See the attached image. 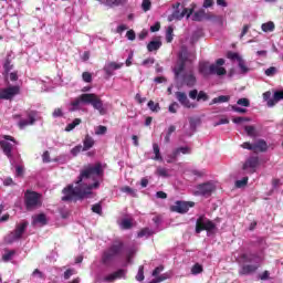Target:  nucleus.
Returning <instances> with one entry per match:
<instances>
[{"instance_id": "61", "label": "nucleus", "mask_w": 283, "mask_h": 283, "mask_svg": "<svg viewBox=\"0 0 283 283\" xmlns=\"http://www.w3.org/2000/svg\"><path fill=\"white\" fill-rule=\"evenodd\" d=\"M126 38L128 39V41H134L136 39V32H134V30L127 31Z\"/></svg>"}, {"instance_id": "32", "label": "nucleus", "mask_w": 283, "mask_h": 283, "mask_svg": "<svg viewBox=\"0 0 283 283\" xmlns=\"http://www.w3.org/2000/svg\"><path fill=\"white\" fill-rule=\"evenodd\" d=\"M262 32H274L275 23L273 21L265 22L261 25Z\"/></svg>"}, {"instance_id": "63", "label": "nucleus", "mask_w": 283, "mask_h": 283, "mask_svg": "<svg viewBox=\"0 0 283 283\" xmlns=\"http://www.w3.org/2000/svg\"><path fill=\"white\" fill-rule=\"evenodd\" d=\"M189 98H191L192 101H196V98H198V90L190 91Z\"/></svg>"}, {"instance_id": "26", "label": "nucleus", "mask_w": 283, "mask_h": 283, "mask_svg": "<svg viewBox=\"0 0 283 283\" xmlns=\"http://www.w3.org/2000/svg\"><path fill=\"white\" fill-rule=\"evenodd\" d=\"M269 150V144H266V140L264 139H258L254 143V151H268Z\"/></svg>"}, {"instance_id": "7", "label": "nucleus", "mask_w": 283, "mask_h": 283, "mask_svg": "<svg viewBox=\"0 0 283 283\" xmlns=\"http://www.w3.org/2000/svg\"><path fill=\"white\" fill-rule=\"evenodd\" d=\"M201 231H207L208 235L216 233V223H213L207 217L200 216L196 222V233H200Z\"/></svg>"}, {"instance_id": "41", "label": "nucleus", "mask_w": 283, "mask_h": 283, "mask_svg": "<svg viewBox=\"0 0 283 283\" xmlns=\"http://www.w3.org/2000/svg\"><path fill=\"white\" fill-rule=\"evenodd\" d=\"M166 41L167 43H171V41H174V27H168L166 31Z\"/></svg>"}, {"instance_id": "11", "label": "nucleus", "mask_w": 283, "mask_h": 283, "mask_svg": "<svg viewBox=\"0 0 283 283\" xmlns=\"http://www.w3.org/2000/svg\"><path fill=\"white\" fill-rule=\"evenodd\" d=\"M216 191V184L213 181H208L196 187L195 195L203 196V198H209Z\"/></svg>"}, {"instance_id": "18", "label": "nucleus", "mask_w": 283, "mask_h": 283, "mask_svg": "<svg viewBox=\"0 0 283 283\" xmlns=\"http://www.w3.org/2000/svg\"><path fill=\"white\" fill-rule=\"evenodd\" d=\"M182 155H189L191 154V147L189 146H181L176 148L170 155H168L167 163H174V160L178 159V156Z\"/></svg>"}, {"instance_id": "39", "label": "nucleus", "mask_w": 283, "mask_h": 283, "mask_svg": "<svg viewBox=\"0 0 283 283\" xmlns=\"http://www.w3.org/2000/svg\"><path fill=\"white\" fill-rule=\"evenodd\" d=\"M248 184H249V177L245 176L242 179H239L235 181V187L237 189H242V187H247Z\"/></svg>"}, {"instance_id": "45", "label": "nucleus", "mask_w": 283, "mask_h": 283, "mask_svg": "<svg viewBox=\"0 0 283 283\" xmlns=\"http://www.w3.org/2000/svg\"><path fill=\"white\" fill-rule=\"evenodd\" d=\"M273 101L274 105L275 103H280V101H283V91H274Z\"/></svg>"}, {"instance_id": "53", "label": "nucleus", "mask_w": 283, "mask_h": 283, "mask_svg": "<svg viewBox=\"0 0 283 283\" xmlns=\"http://www.w3.org/2000/svg\"><path fill=\"white\" fill-rule=\"evenodd\" d=\"M120 227L122 229H129L132 227V219H123Z\"/></svg>"}, {"instance_id": "25", "label": "nucleus", "mask_w": 283, "mask_h": 283, "mask_svg": "<svg viewBox=\"0 0 283 283\" xmlns=\"http://www.w3.org/2000/svg\"><path fill=\"white\" fill-rule=\"evenodd\" d=\"M48 224V217L45 213H39L32 217V226L33 227H45Z\"/></svg>"}, {"instance_id": "8", "label": "nucleus", "mask_w": 283, "mask_h": 283, "mask_svg": "<svg viewBox=\"0 0 283 283\" xmlns=\"http://www.w3.org/2000/svg\"><path fill=\"white\" fill-rule=\"evenodd\" d=\"M123 243L116 242L113 243L111 249L106 250L102 256V261L104 264H109L116 256L123 253Z\"/></svg>"}, {"instance_id": "17", "label": "nucleus", "mask_w": 283, "mask_h": 283, "mask_svg": "<svg viewBox=\"0 0 283 283\" xmlns=\"http://www.w3.org/2000/svg\"><path fill=\"white\" fill-rule=\"evenodd\" d=\"M175 96L178 101V103H180V105H182V107H186L187 109H193L197 107L196 104L191 103V101H189V97H187V93L185 92H176Z\"/></svg>"}, {"instance_id": "37", "label": "nucleus", "mask_w": 283, "mask_h": 283, "mask_svg": "<svg viewBox=\"0 0 283 283\" xmlns=\"http://www.w3.org/2000/svg\"><path fill=\"white\" fill-rule=\"evenodd\" d=\"M156 174L160 176V178H169V169L164 167H158Z\"/></svg>"}, {"instance_id": "1", "label": "nucleus", "mask_w": 283, "mask_h": 283, "mask_svg": "<svg viewBox=\"0 0 283 283\" xmlns=\"http://www.w3.org/2000/svg\"><path fill=\"white\" fill-rule=\"evenodd\" d=\"M104 168L103 164L97 163L91 165L81 171L76 186L69 185L62 190L64 195L62 197L63 202H72V200H83L92 196V189H98L101 187V180H103Z\"/></svg>"}, {"instance_id": "12", "label": "nucleus", "mask_w": 283, "mask_h": 283, "mask_svg": "<svg viewBox=\"0 0 283 283\" xmlns=\"http://www.w3.org/2000/svg\"><path fill=\"white\" fill-rule=\"evenodd\" d=\"M0 147L8 158H12V150L17 147V142L12 136H4V139L0 142Z\"/></svg>"}, {"instance_id": "27", "label": "nucleus", "mask_w": 283, "mask_h": 283, "mask_svg": "<svg viewBox=\"0 0 283 283\" xmlns=\"http://www.w3.org/2000/svg\"><path fill=\"white\" fill-rule=\"evenodd\" d=\"M200 125V119L190 118L189 119V132L186 133L187 136H193L196 134V129Z\"/></svg>"}, {"instance_id": "49", "label": "nucleus", "mask_w": 283, "mask_h": 283, "mask_svg": "<svg viewBox=\"0 0 283 283\" xmlns=\"http://www.w3.org/2000/svg\"><path fill=\"white\" fill-rule=\"evenodd\" d=\"M179 107L180 105L177 102H174L169 105L168 112H170V114H176Z\"/></svg>"}, {"instance_id": "54", "label": "nucleus", "mask_w": 283, "mask_h": 283, "mask_svg": "<svg viewBox=\"0 0 283 283\" xmlns=\"http://www.w3.org/2000/svg\"><path fill=\"white\" fill-rule=\"evenodd\" d=\"M197 101H209V95H207L205 91H200L197 95Z\"/></svg>"}, {"instance_id": "59", "label": "nucleus", "mask_w": 283, "mask_h": 283, "mask_svg": "<svg viewBox=\"0 0 283 283\" xmlns=\"http://www.w3.org/2000/svg\"><path fill=\"white\" fill-rule=\"evenodd\" d=\"M135 101H137V103H139V105H143V103L147 102V97H143L140 95V93H137L136 96H135Z\"/></svg>"}, {"instance_id": "5", "label": "nucleus", "mask_w": 283, "mask_h": 283, "mask_svg": "<svg viewBox=\"0 0 283 283\" xmlns=\"http://www.w3.org/2000/svg\"><path fill=\"white\" fill-rule=\"evenodd\" d=\"M24 205L28 211H32V209H39V207L43 205L41 195L34 191H27L24 195Z\"/></svg>"}, {"instance_id": "40", "label": "nucleus", "mask_w": 283, "mask_h": 283, "mask_svg": "<svg viewBox=\"0 0 283 283\" xmlns=\"http://www.w3.org/2000/svg\"><path fill=\"white\" fill-rule=\"evenodd\" d=\"M136 280H137V282H143V280H145V266L140 265L138 268V272L136 274Z\"/></svg>"}, {"instance_id": "10", "label": "nucleus", "mask_w": 283, "mask_h": 283, "mask_svg": "<svg viewBox=\"0 0 283 283\" xmlns=\"http://www.w3.org/2000/svg\"><path fill=\"white\" fill-rule=\"evenodd\" d=\"M25 229H28V221L17 224L14 231H12L6 239L8 244H12V242L21 240L23 233H25Z\"/></svg>"}, {"instance_id": "9", "label": "nucleus", "mask_w": 283, "mask_h": 283, "mask_svg": "<svg viewBox=\"0 0 283 283\" xmlns=\"http://www.w3.org/2000/svg\"><path fill=\"white\" fill-rule=\"evenodd\" d=\"M227 59H229L230 61H237L238 67L240 70L239 74H242V76H247V73L251 72V69L248 67L247 65V61H244V59L242 57V55H240V53L230 51L227 53Z\"/></svg>"}, {"instance_id": "51", "label": "nucleus", "mask_w": 283, "mask_h": 283, "mask_svg": "<svg viewBox=\"0 0 283 283\" xmlns=\"http://www.w3.org/2000/svg\"><path fill=\"white\" fill-rule=\"evenodd\" d=\"M237 105H241L242 107H249L251 105V102H249V98H239L237 102Z\"/></svg>"}, {"instance_id": "48", "label": "nucleus", "mask_w": 283, "mask_h": 283, "mask_svg": "<svg viewBox=\"0 0 283 283\" xmlns=\"http://www.w3.org/2000/svg\"><path fill=\"white\" fill-rule=\"evenodd\" d=\"M92 211H93V213H97L98 216H102L103 207L101 206V203H95L92 206Z\"/></svg>"}, {"instance_id": "20", "label": "nucleus", "mask_w": 283, "mask_h": 283, "mask_svg": "<svg viewBox=\"0 0 283 283\" xmlns=\"http://www.w3.org/2000/svg\"><path fill=\"white\" fill-rule=\"evenodd\" d=\"M35 120H36V112L29 111L27 113V119H20L19 127L20 129H24V127H28V125H34Z\"/></svg>"}, {"instance_id": "58", "label": "nucleus", "mask_w": 283, "mask_h": 283, "mask_svg": "<svg viewBox=\"0 0 283 283\" xmlns=\"http://www.w3.org/2000/svg\"><path fill=\"white\" fill-rule=\"evenodd\" d=\"M249 120H251V119L248 117H235L233 119V123H235V125H240V123H248Z\"/></svg>"}, {"instance_id": "30", "label": "nucleus", "mask_w": 283, "mask_h": 283, "mask_svg": "<svg viewBox=\"0 0 283 283\" xmlns=\"http://www.w3.org/2000/svg\"><path fill=\"white\" fill-rule=\"evenodd\" d=\"M161 46H163V42H160V41H150L147 44V50H148V52H158V50H160Z\"/></svg>"}, {"instance_id": "64", "label": "nucleus", "mask_w": 283, "mask_h": 283, "mask_svg": "<svg viewBox=\"0 0 283 283\" xmlns=\"http://www.w3.org/2000/svg\"><path fill=\"white\" fill-rule=\"evenodd\" d=\"M15 176H23V167L22 166H17L15 167Z\"/></svg>"}, {"instance_id": "4", "label": "nucleus", "mask_w": 283, "mask_h": 283, "mask_svg": "<svg viewBox=\"0 0 283 283\" xmlns=\"http://www.w3.org/2000/svg\"><path fill=\"white\" fill-rule=\"evenodd\" d=\"M187 63H191V60H189V52L187 50H182L179 53L178 61L172 70L175 74V78H180L182 76V81L185 85L188 87H193L196 85V76L193 73H187L185 74V69L187 67Z\"/></svg>"}, {"instance_id": "52", "label": "nucleus", "mask_w": 283, "mask_h": 283, "mask_svg": "<svg viewBox=\"0 0 283 283\" xmlns=\"http://www.w3.org/2000/svg\"><path fill=\"white\" fill-rule=\"evenodd\" d=\"M83 151V146L82 145H77L74 148L71 149V154L76 157L78 156V154H81Z\"/></svg>"}, {"instance_id": "14", "label": "nucleus", "mask_w": 283, "mask_h": 283, "mask_svg": "<svg viewBox=\"0 0 283 283\" xmlns=\"http://www.w3.org/2000/svg\"><path fill=\"white\" fill-rule=\"evenodd\" d=\"M20 92H21V87L19 85L8 86L6 88L0 90V98L2 101H12V98L19 95Z\"/></svg>"}, {"instance_id": "44", "label": "nucleus", "mask_w": 283, "mask_h": 283, "mask_svg": "<svg viewBox=\"0 0 283 283\" xmlns=\"http://www.w3.org/2000/svg\"><path fill=\"white\" fill-rule=\"evenodd\" d=\"M123 193H127L132 196V198H136V190L132 189L129 186H125L122 188Z\"/></svg>"}, {"instance_id": "62", "label": "nucleus", "mask_w": 283, "mask_h": 283, "mask_svg": "<svg viewBox=\"0 0 283 283\" xmlns=\"http://www.w3.org/2000/svg\"><path fill=\"white\" fill-rule=\"evenodd\" d=\"M42 160L43 163H52V160L50 159V151H44L42 155Z\"/></svg>"}, {"instance_id": "57", "label": "nucleus", "mask_w": 283, "mask_h": 283, "mask_svg": "<svg viewBox=\"0 0 283 283\" xmlns=\"http://www.w3.org/2000/svg\"><path fill=\"white\" fill-rule=\"evenodd\" d=\"M95 134L97 136H103V134H107V127L105 126H98L95 130Z\"/></svg>"}, {"instance_id": "2", "label": "nucleus", "mask_w": 283, "mask_h": 283, "mask_svg": "<svg viewBox=\"0 0 283 283\" xmlns=\"http://www.w3.org/2000/svg\"><path fill=\"white\" fill-rule=\"evenodd\" d=\"M83 105H92V107L95 108L101 116H105V114H107V108L103 104V99H101V97L94 93H84L76 97L71 103V112L83 109Z\"/></svg>"}, {"instance_id": "46", "label": "nucleus", "mask_w": 283, "mask_h": 283, "mask_svg": "<svg viewBox=\"0 0 283 283\" xmlns=\"http://www.w3.org/2000/svg\"><path fill=\"white\" fill-rule=\"evenodd\" d=\"M142 10L144 12H149V10H151V1L150 0H143Z\"/></svg>"}, {"instance_id": "50", "label": "nucleus", "mask_w": 283, "mask_h": 283, "mask_svg": "<svg viewBox=\"0 0 283 283\" xmlns=\"http://www.w3.org/2000/svg\"><path fill=\"white\" fill-rule=\"evenodd\" d=\"M72 275H76V270L74 269H67L65 272H64V280H70V277H72Z\"/></svg>"}, {"instance_id": "16", "label": "nucleus", "mask_w": 283, "mask_h": 283, "mask_svg": "<svg viewBox=\"0 0 283 283\" xmlns=\"http://www.w3.org/2000/svg\"><path fill=\"white\" fill-rule=\"evenodd\" d=\"M258 165H260V159L258 157H249L242 166L243 174H255Z\"/></svg>"}, {"instance_id": "28", "label": "nucleus", "mask_w": 283, "mask_h": 283, "mask_svg": "<svg viewBox=\"0 0 283 283\" xmlns=\"http://www.w3.org/2000/svg\"><path fill=\"white\" fill-rule=\"evenodd\" d=\"M94 138L90 135H86L84 140H83V151H90V149H92V147H94Z\"/></svg>"}, {"instance_id": "6", "label": "nucleus", "mask_w": 283, "mask_h": 283, "mask_svg": "<svg viewBox=\"0 0 283 283\" xmlns=\"http://www.w3.org/2000/svg\"><path fill=\"white\" fill-rule=\"evenodd\" d=\"M199 72L202 76H209L210 74H217V76H224L227 74V69L219 67L218 65H210L209 62L199 63Z\"/></svg>"}, {"instance_id": "43", "label": "nucleus", "mask_w": 283, "mask_h": 283, "mask_svg": "<svg viewBox=\"0 0 283 283\" xmlns=\"http://www.w3.org/2000/svg\"><path fill=\"white\" fill-rule=\"evenodd\" d=\"M200 273H202V265H200V263H196V264L191 268V274H192V275H200Z\"/></svg>"}, {"instance_id": "33", "label": "nucleus", "mask_w": 283, "mask_h": 283, "mask_svg": "<svg viewBox=\"0 0 283 283\" xmlns=\"http://www.w3.org/2000/svg\"><path fill=\"white\" fill-rule=\"evenodd\" d=\"M153 151L155 154L153 160H159L160 163H163V156L160 155V146H158V144H153Z\"/></svg>"}, {"instance_id": "55", "label": "nucleus", "mask_w": 283, "mask_h": 283, "mask_svg": "<svg viewBox=\"0 0 283 283\" xmlns=\"http://www.w3.org/2000/svg\"><path fill=\"white\" fill-rule=\"evenodd\" d=\"M241 147H242L243 149H249V151H255V146H254V144H251V143H249V142L243 143V144L241 145Z\"/></svg>"}, {"instance_id": "31", "label": "nucleus", "mask_w": 283, "mask_h": 283, "mask_svg": "<svg viewBox=\"0 0 283 283\" xmlns=\"http://www.w3.org/2000/svg\"><path fill=\"white\" fill-rule=\"evenodd\" d=\"M229 101H231V96L229 95H220L219 97H214L210 105H216L218 103H229Z\"/></svg>"}, {"instance_id": "21", "label": "nucleus", "mask_w": 283, "mask_h": 283, "mask_svg": "<svg viewBox=\"0 0 283 283\" xmlns=\"http://www.w3.org/2000/svg\"><path fill=\"white\" fill-rule=\"evenodd\" d=\"M163 271H165V268L163 265L157 266L154 271H153V279L149 283H160V282H165V280L169 279L168 274H161L158 276L159 273H163Z\"/></svg>"}, {"instance_id": "60", "label": "nucleus", "mask_w": 283, "mask_h": 283, "mask_svg": "<svg viewBox=\"0 0 283 283\" xmlns=\"http://www.w3.org/2000/svg\"><path fill=\"white\" fill-rule=\"evenodd\" d=\"M220 125H229V118L224 117L214 123V127H218Z\"/></svg>"}, {"instance_id": "56", "label": "nucleus", "mask_w": 283, "mask_h": 283, "mask_svg": "<svg viewBox=\"0 0 283 283\" xmlns=\"http://www.w3.org/2000/svg\"><path fill=\"white\" fill-rule=\"evenodd\" d=\"M82 78H83L84 83H92V73L84 72L82 74Z\"/></svg>"}, {"instance_id": "15", "label": "nucleus", "mask_w": 283, "mask_h": 283, "mask_svg": "<svg viewBox=\"0 0 283 283\" xmlns=\"http://www.w3.org/2000/svg\"><path fill=\"white\" fill-rule=\"evenodd\" d=\"M195 205L193 201H176L175 205L170 207V210L175 211V213H187Z\"/></svg>"}, {"instance_id": "29", "label": "nucleus", "mask_w": 283, "mask_h": 283, "mask_svg": "<svg viewBox=\"0 0 283 283\" xmlns=\"http://www.w3.org/2000/svg\"><path fill=\"white\" fill-rule=\"evenodd\" d=\"M154 233H156V230L144 228L137 233V238H145L147 240V238H151Z\"/></svg>"}, {"instance_id": "13", "label": "nucleus", "mask_w": 283, "mask_h": 283, "mask_svg": "<svg viewBox=\"0 0 283 283\" xmlns=\"http://www.w3.org/2000/svg\"><path fill=\"white\" fill-rule=\"evenodd\" d=\"M174 12L172 14L168 15V21H180V19H189L191 17V11L189 12V9L185 8L182 12H180V2H177L172 6Z\"/></svg>"}, {"instance_id": "19", "label": "nucleus", "mask_w": 283, "mask_h": 283, "mask_svg": "<svg viewBox=\"0 0 283 283\" xmlns=\"http://www.w3.org/2000/svg\"><path fill=\"white\" fill-rule=\"evenodd\" d=\"M216 15L213 13H206L200 9L192 14V21H213Z\"/></svg>"}, {"instance_id": "42", "label": "nucleus", "mask_w": 283, "mask_h": 283, "mask_svg": "<svg viewBox=\"0 0 283 283\" xmlns=\"http://www.w3.org/2000/svg\"><path fill=\"white\" fill-rule=\"evenodd\" d=\"M148 108L150 112H160V104L155 103L154 101H149Z\"/></svg>"}, {"instance_id": "34", "label": "nucleus", "mask_w": 283, "mask_h": 283, "mask_svg": "<svg viewBox=\"0 0 283 283\" xmlns=\"http://www.w3.org/2000/svg\"><path fill=\"white\" fill-rule=\"evenodd\" d=\"M244 130L248 134V136H250V138H256L258 129H255L254 126H245Z\"/></svg>"}, {"instance_id": "36", "label": "nucleus", "mask_w": 283, "mask_h": 283, "mask_svg": "<svg viewBox=\"0 0 283 283\" xmlns=\"http://www.w3.org/2000/svg\"><path fill=\"white\" fill-rule=\"evenodd\" d=\"M15 254H17V251H14V250H9V251H7V252L2 255L3 262H10V260H12Z\"/></svg>"}, {"instance_id": "38", "label": "nucleus", "mask_w": 283, "mask_h": 283, "mask_svg": "<svg viewBox=\"0 0 283 283\" xmlns=\"http://www.w3.org/2000/svg\"><path fill=\"white\" fill-rule=\"evenodd\" d=\"M77 125H81V118H75L72 123L67 124L65 132H72V129H75Z\"/></svg>"}, {"instance_id": "35", "label": "nucleus", "mask_w": 283, "mask_h": 283, "mask_svg": "<svg viewBox=\"0 0 283 283\" xmlns=\"http://www.w3.org/2000/svg\"><path fill=\"white\" fill-rule=\"evenodd\" d=\"M263 99L266 101L268 107H273L275 105L274 99L271 98V91H268L263 94Z\"/></svg>"}, {"instance_id": "22", "label": "nucleus", "mask_w": 283, "mask_h": 283, "mask_svg": "<svg viewBox=\"0 0 283 283\" xmlns=\"http://www.w3.org/2000/svg\"><path fill=\"white\" fill-rule=\"evenodd\" d=\"M125 270H117L116 272L104 276L103 282H116V280H122V277H125Z\"/></svg>"}, {"instance_id": "23", "label": "nucleus", "mask_w": 283, "mask_h": 283, "mask_svg": "<svg viewBox=\"0 0 283 283\" xmlns=\"http://www.w3.org/2000/svg\"><path fill=\"white\" fill-rule=\"evenodd\" d=\"M120 67H123V63L118 64L116 62H108L104 66V72L108 76H114V72H116V70H120Z\"/></svg>"}, {"instance_id": "24", "label": "nucleus", "mask_w": 283, "mask_h": 283, "mask_svg": "<svg viewBox=\"0 0 283 283\" xmlns=\"http://www.w3.org/2000/svg\"><path fill=\"white\" fill-rule=\"evenodd\" d=\"M102 6L106 8H118V6H126L128 0H97Z\"/></svg>"}, {"instance_id": "47", "label": "nucleus", "mask_w": 283, "mask_h": 283, "mask_svg": "<svg viewBox=\"0 0 283 283\" xmlns=\"http://www.w3.org/2000/svg\"><path fill=\"white\" fill-rule=\"evenodd\" d=\"M265 76H275L277 74V69L275 66H271L264 71Z\"/></svg>"}, {"instance_id": "3", "label": "nucleus", "mask_w": 283, "mask_h": 283, "mask_svg": "<svg viewBox=\"0 0 283 283\" xmlns=\"http://www.w3.org/2000/svg\"><path fill=\"white\" fill-rule=\"evenodd\" d=\"M264 255L262 252H245L240 255L239 275H252L262 265Z\"/></svg>"}]
</instances>
